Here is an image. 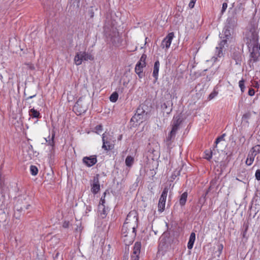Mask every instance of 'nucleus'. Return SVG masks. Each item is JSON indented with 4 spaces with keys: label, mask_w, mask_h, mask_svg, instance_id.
Returning a JSON list of instances; mask_svg holds the SVG:
<instances>
[{
    "label": "nucleus",
    "mask_w": 260,
    "mask_h": 260,
    "mask_svg": "<svg viewBox=\"0 0 260 260\" xmlns=\"http://www.w3.org/2000/svg\"><path fill=\"white\" fill-rule=\"evenodd\" d=\"M105 197H102L100 200L99 205L98 206V210L99 211H101V208H104L103 206H105L104 204L105 203Z\"/></svg>",
    "instance_id": "c756f323"
},
{
    "label": "nucleus",
    "mask_w": 260,
    "mask_h": 260,
    "mask_svg": "<svg viewBox=\"0 0 260 260\" xmlns=\"http://www.w3.org/2000/svg\"><path fill=\"white\" fill-rule=\"evenodd\" d=\"M165 205H166V204L164 203H162V202H159L158 201V211L161 213L164 210H165Z\"/></svg>",
    "instance_id": "cd10ccee"
},
{
    "label": "nucleus",
    "mask_w": 260,
    "mask_h": 260,
    "mask_svg": "<svg viewBox=\"0 0 260 260\" xmlns=\"http://www.w3.org/2000/svg\"><path fill=\"white\" fill-rule=\"evenodd\" d=\"M27 66V67L30 69V70H34L35 67L31 63H26V64Z\"/></svg>",
    "instance_id": "37998d69"
},
{
    "label": "nucleus",
    "mask_w": 260,
    "mask_h": 260,
    "mask_svg": "<svg viewBox=\"0 0 260 260\" xmlns=\"http://www.w3.org/2000/svg\"><path fill=\"white\" fill-rule=\"evenodd\" d=\"M29 115L32 118H40L41 116L40 112L34 108H32L29 110Z\"/></svg>",
    "instance_id": "a211bd4d"
},
{
    "label": "nucleus",
    "mask_w": 260,
    "mask_h": 260,
    "mask_svg": "<svg viewBox=\"0 0 260 260\" xmlns=\"http://www.w3.org/2000/svg\"><path fill=\"white\" fill-rule=\"evenodd\" d=\"M255 156H256L255 154L252 153L250 151L249 153H248V156H247V159H246V164L247 166L251 165L252 164L254 160V158H255Z\"/></svg>",
    "instance_id": "f3484780"
},
{
    "label": "nucleus",
    "mask_w": 260,
    "mask_h": 260,
    "mask_svg": "<svg viewBox=\"0 0 260 260\" xmlns=\"http://www.w3.org/2000/svg\"><path fill=\"white\" fill-rule=\"evenodd\" d=\"M174 37L173 32L169 33L162 40L161 46L162 48H169L171 44L172 40Z\"/></svg>",
    "instance_id": "0eeeda50"
},
{
    "label": "nucleus",
    "mask_w": 260,
    "mask_h": 260,
    "mask_svg": "<svg viewBox=\"0 0 260 260\" xmlns=\"http://www.w3.org/2000/svg\"><path fill=\"white\" fill-rule=\"evenodd\" d=\"M196 2V1L194 0H190V2H189L188 4V6L190 8L192 9L194 7V4Z\"/></svg>",
    "instance_id": "58836bf2"
},
{
    "label": "nucleus",
    "mask_w": 260,
    "mask_h": 260,
    "mask_svg": "<svg viewBox=\"0 0 260 260\" xmlns=\"http://www.w3.org/2000/svg\"><path fill=\"white\" fill-rule=\"evenodd\" d=\"M225 134H223L222 136L218 137L215 141L216 144H218L219 142L223 140V137H224Z\"/></svg>",
    "instance_id": "4c0bfd02"
},
{
    "label": "nucleus",
    "mask_w": 260,
    "mask_h": 260,
    "mask_svg": "<svg viewBox=\"0 0 260 260\" xmlns=\"http://www.w3.org/2000/svg\"><path fill=\"white\" fill-rule=\"evenodd\" d=\"M217 94H218L217 92H216L215 91H213L209 94L208 99L209 100H212V99H214L216 96H217Z\"/></svg>",
    "instance_id": "72a5a7b5"
},
{
    "label": "nucleus",
    "mask_w": 260,
    "mask_h": 260,
    "mask_svg": "<svg viewBox=\"0 0 260 260\" xmlns=\"http://www.w3.org/2000/svg\"><path fill=\"white\" fill-rule=\"evenodd\" d=\"M255 179L259 181L260 180V170L258 169L256 171L255 173Z\"/></svg>",
    "instance_id": "f704fd0d"
},
{
    "label": "nucleus",
    "mask_w": 260,
    "mask_h": 260,
    "mask_svg": "<svg viewBox=\"0 0 260 260\" xmlns=\"http://www.w3.org/2000/svg\"><path fill=\"white\" fill-rule=\"evenodd\" d=\"M236 20L234 17H229L226 20L225 26L233 29L236 25Z\"/></svg>",
    "instance_id": "4468645a"
},
{
    "label": "nucleus",
    "mask_w": 260,
    "mask_h": 260,
    "mask_svg": "<svg viewBox=\"0 0 260 260\" xmlns=\"http://www.w3.org/2000/svg\"><path fill=\"white\" fill-rule=\"evenodd\" d=\"M134 158L131 156H127L125 159V163L126 166L131 167L134 163Z\"/></svg>",
    "instance_id": "4be33fe9"
},
{
    "label": "nucleus",
    "mask_w": 260,
    "mask_h": 260,
    "mask_svg": "<svg viewBox=\"0 0 260 260\" xmlns=\"http://www.w3.org/2000/svg\"><path fill=\"white\" fill-rule=\"evenodd\" d=\"M29 206H30V205H27V206L26 207L25 209H28L29 208Z\"/></svg>",
    "instance_id": "8fccbe9b"
},
{
    "label": "nucleus",
    "mask_w": 260,
    "mask_h": 260,
    "mask_svg": "<svg viewBox=\"0 0 260 260\" xmlns=\"http://www.w3.org/2000/svg\"><path fill=\"white\" fill-rule=\"evenodd\" d=\"M250 151L253 153L255 154L256 155L257 154L260 153V145H256L253 147L252 149L250 150Z\"/></svg>",
    "instance_id": "b1692460"
},
{
    "label": "nucleus",
    "mask_w": 260,
    "mask_h": 260,
    "mask_svg": "<svg viewBox=\"0 0 260 260\" xmlns=\"http://www.w3.org/2000/svg\"><path fill=\"white\" fill-rule=\"evenodd\" d=\"M122 138V135H120L118 137L117 139H118V141H120V140H121Z\"/></svg>",
    "instance_id": "09e8293b"
},
{
    "label": "nucleus",
    "mask_w": 260,
    "mask_h": 260,
    "mask_svg": "<svg viewBox=\"0 0 260 260\" xmlns=\"http://www.w3.org/2000/svg\"><path fill=\"white\" fill-rule=\"evenodd\" d=\"M244 82H245V81L243 79H242L239 82V87L240 88L241 91L242 93L244 92L245 91V87L244 85Z\"/></svg>",
    "instance_id": "c85d7f7f"
},
{
    "label": "nucleus",
    "mask_w": 260,
    "mask_h": 260,
    "mask_svg": "<svg viewBox=\"0 0 260 260\" xmlns=\"http://www.w3.org/2000/svg\"><path fill=\"white\" fill-rule=\"evenodd\" d=\"M95 133L97 134H100L103 131V126L101 124L96 125L95 127Z\"/></svg>",
    "instance_id": "7c9ffc66"
},
{
    "label": "nucleus",
    "mask_w": 260,
    "mask_h": 260,
    "mask_svg": "<svg viewBox=\"0 0 260 260\" xmlns=\"http://www.w3.org/2000/svg\"><path fill=\"white\" fill-rule=\"evenodd\" d=\"M168 189L167 187H165L162 193H161V194L160 196V197L159 199V202H162V203H164L166 204V199H167V194H168Z\"/></svg>",
    "instance_id": "aec40b11"
},
{
    "label": "nucleus",
    "mask_w": 260,
    "mask_h": 260,
    "mask_svg": "<svg viewBox=\"0 0 260 260\" xmlns=\"http://www.w3.org/2000/svg\"><path fill=\"white\" fill-rule=\"evenodd\" d=\"M144 113L145 112L143 110L141 111L140 109H138L136 113L132 117L131 121L133 122H142L143 118L142 113L144 114Z\"/></svg>",
    "instance_id": "9d476101"
},
{
    "label": "nucleus",
    "mask_w": 260,
    "mask_h": 260,
    "mask_svg": "<svg viewBox=\"0 0 260 260\" xmlns=\"http://www.w3.org/2000/svg\"><path fill=\"white\" fill-rule=\"evenodd\" d=\"M131 259L132 260H139V255H131Z\"/></svg>",
    "instance_id": "79ce46f5"
},
{
    "label": "nucleus",
    "mask_w": 260,
    "mask_h": 260,
    "mask_svg": "<svg viewBox=\"0 0 260 260\" xmlns=\"http://www.w3.org/2000/svg\"><path fill=\"white\" fill-rule=\"evenodd\" d=\"M30 171L32 175L35 176L38 173V169L36 166L31 165L30 167Z\"/></svg>",
    "instance_id": "bb28decb"
},
{
    "label": "nucleus",
    "mask_w": 260,
    "mask_h": 260,
    "mask_svg": "<svg viewBox=\"0 0 260 260\" xmlns=\"http://www.w3.org/2000/svg\"><path fill=\"white\" fill-rule=\"evenodd\" d=\"M226 44V40H222L218 44V46L216 47L215 55L212 58V60L215 62L217 60V58L223 56V49Z\"/></svg>",
    "instance_id": "39448f33"
},
{
    "label": "nucleus",
    "mask_w": 260,
    "mask_h": 260,
    "mask_svg": "<svg viewBox=\"0 0 260 260\" xmlns=\"http://www.w3.org/2000/svg\"><path fill=\"white\" fill-rule=\"evenodd\" d=\"M100 189V185L98 178H94L91 185V191L93 194H96Z\"/></svg>",
    "instance_id": "f8f14e48"
},
{
    "label": "nucleus",
    "mask_w": 260,
    "mask_h": 260,
    "mask_svg": "<svg viewBox=\"0 0 260 260\" xmlns=\"http://www.w3.org/2000/svg\"><path fill=\"white\" fill-rule=\"evenodd\" d=\"M68 222H64L63 224V226L65 228H67L68 227Z\"/></svg>",
    "instance_id": "de8ad7c7"
},
{
    "label": "nucleus",
    "mask_w": 260,
    "mask_h": 260,
    "mask_svg": "<svg viewBox=\"0 0 260 260\" xmlns=\"http://www.w3.org/2000/svg\"><path fill=\"white\" fill-rule=\"evenodd\" d=\"M228 7V4L226 3H223L222 4V9H221V13L223 14L225 10H226Z\"/></svg>",
    "instance_id": "c9c22d12"
},
{
    "label": "nucleus",
    "mask_w": 260,
    "mask_h": 260,
    "mask_svg": "<svg viewBox=\"0 0 260 260\" xmlns=\"http://www.w3.org/2000/svg\"><path fill=\"white\" fill-rule=\"evenodd\" d=\"M170 103H164L161 105V108L164 110V112H166L167 114H170L172 111V108H170L169 110H167L168 105H169Z\"/></svg>",
    "instance_id": "393cba45"
},
{
    "label": "nucleus",
    "mask_w": 260,
    "mask_h": 260,
    "mask_svg": "<svg viewBox=\"0 0 260 260\" xmlns=\"http://www.w3.org/2000/svg\"><path fill=\"white\" fill-rule=\"evenodd\" d=\"M111 41L116 47H119L121 44L122 39L118 32H114V35L111 36Z\"/></svg>",
    "instance_id": "1a4fd4ad"
},
{
    "label": "nucleus",
    "mask_w": 260,
    "mask_h": 260,
    "mask_svg": "<svg viewBox=\"0 0 260 260\" xmlns=\"http://www.w3.org/2000/svg\"><path fill=\"white\" fill-rule=\"evenodd\" d=\"M53 260H62V257L59 252H56L53 256Z\"/></svg>",
    "instance_id": "2f4dec72"
},
{
    "label": "nucleus",
    "mask_w": 260,
    "mask_h": 260,
    "mask_svg": "<svg viewBox=\"0 0 260 260\" xmlns=\"http://www.w3.org/2000/svg\"><path fill=\"white\" fill-rule=\"evenodd\" d=\"M103 207L104 208H101V211H99V212H101V215L102 218H104L107 214V210L105 208V206H103Z\"/></svg>",
    "instance_id": "473e14b6"
},
{
    "label": "nucleus",
    "mask_w": 260,
    "mask_h": 260,
    "mask_svg": "<svg viewBox=\"0 0 260 260\" xmlns=\"http://www.w3.org/2000/svg\"><path fill=\"white\" fill-rule=\"evenodd\" d=\"M159 66V61L158 60H156L154 64L152 73V76L155 78L154 82H155L158 79Z\"/></svg>",
    "instance_id": "ddd939ff"
},
{
    "label": "nucleus",
    "mask_w": 260,
    "mask_h": 260,
    "mask_svg": "<svg viewBox=\"0 0 260 260\" xmlns=\"http://www.w3.org/2000/svg\"><path fill=\"white\" fill-rule=\"evenodd\" d=\"M232 29H230V28L224 27L223 31L222 34H220V37L222 40H226V43L227 42V40L229 39V38L231 37V31Z\"/></svg>",
    "instance_id": "9b49d317"
},
{
    "label": "nucleus",
    "mask_w": 260,
    "mask_h": 260,
    "mask_svg": "<svg viewBox=\"0 0 260 260\" xmlns=\"http://www.w3.org/2000/svg\"><path fill=\"white\" fill-rule=\"evenodd\" d=\"M181 122L182 120L179 115L174 117L172 120V129L166 138V142L168 143V145H169L170 142L175 139L176 133L179 129Z\"/></svg>",
    "instance_id": "f03ea898"
},
{
    "label": "nucleus",
    "mask_w": 260,
    "mask_h": 260,
    "mask_svg": "<svg viewBox=\"0 0 260 260\" xmlns=\"http://www.w3.org/2000/svg\"><path fill=\"white\" fill-rule=\"evenodd\" d=\"M118 98V94L116 92H114L110 95L109 99L111 102H116Z\"/></svg>",
    "instance_id": "5701e85b"
},
{
    "label": "nucleus",
    "mask_w": 260,
    "mask_h": 260,
    "mask_svg": "<svg viewBox=\"0 0 260 260\" xmlns=\"http://www.w3.org/2000/svg\"><path fill=\"white\" fill-rule=\"evenodd\" d=\"M195 240H196V234L192 232L190 235L189 241L187 243L188 249H191L192 248Z\"/></svg>",
    "instance_id": "dca6fc26"
},
{
    "label": "nucleus",
    "mask_w": 260,
    "mask_h": 260,
    "mask_svg": "<svg viewBox=\"0 0 260 260\" xmlns=\"http://www.w3.org/2000/svg\"><path fill=\"white\" fill-rule=\"evenodd\" d=\"M141 248V243L138 242H136L134 244L133 252H132L131 255H139V254L140 253Z\"/></svg>",
    "instance_id": "2eb2a0df"
},
{
    "label": "nucleus",
    "mask_w": 260,
    "mask_h": 260,
    "mask_svg": "<svg viewBox=\"0 0 260 260\" xmlns=\"http://www.w3.org/2000/svg\"><path fill=\"white\" fill-rule=\"evenodd\" d=\"M204 158L208 160H210L212 157V152L211 150H206L204 152Z\"/></svg>",
    "instance_id": "a878e982"
},
{
    "label": "nucleus",
    "mask_w": 260,
    "mask_h": 260,
    "mask_svg": "<svg viewBox=\"0 0 260 260\" xmlns=\"http://www.w3.org/2000/svg\"><path fill=\"white\" fill-rule=\"evenodd\" d=\"M136 73L138 75L139 78H142L143 77V71H139Z\"/></svg>",
    "instance_id": "c03bdc74"
},
{
    "label": "nucleus",
    "mask_w": 260,
    "mask_h": 260,
    "mask_svg": "<svg viewBox=\"0 0 260 260\" xmlns=\"http://www.w3.org/2000/svg\"><path fill=\"white\" fill-rule=\"evenodd\" d=\"M187 192H183L180 196L179 199V204L181 206H183L185 205L187 198Z\"/></svg>",
    "instance_id": "6ab92c4d"
},
{
    "label": "nucleus",
    "mask_w": 260,
    "mask_h": 260,
    "mask_svg": "<svg viewBox=\"0 0 260 260\" xmlns=\"http://www.w3.org/2000/svg\"><path fill=\"white\" fill-rule=\"evenodd\" d=\"M36 96V94H35L29 96L26 98V100H28L31 99L32 98H35Z\"/></svg>",
    "instance_id": "a18cd8bd"
},
{
    "label": "nucleus",
    "mask_w": 260,
    "mask_h": 260,
    "mask_svg": "<svg viewBox=\"0 0 260 260\" xmlns=\"http://www.w3.org/2000/svg\"><path fill=\"white\" fill-rule=\"evenodd\" d=\"M54 138H55V133H53L52 134V136H51V138H50V136L48 137V139L47 138H45L46 142L47 143H48V145L52 147V149L53 148L54 146Z\"/></svg>",
    "instance_id": "412c9836"
},
{
    "label": "nucleus",
    "mask_w": 260,
    "mask_h": 260,
    "mask_svg": "<svg viewBox=\"0 0 260 260\" xmlns=\"http://www.w3.org/2000/svg\"><path fill=\"white\" fill-rule=\"evenodd\" d=\"M102 148L105 150L109 151L114 148V141L109 133H105L102 135Z\"/></svg>",
    "instance_id": "20e7f679"
},
{
    "label": "nucleus",
    "mask_w": 260,
    "mask_h": 260,
    "mask_svg": "<svg viewBox=\"0 0 260 260\" xmlns=\"http://www.w3.org/2000/svg\"><path fill=\"white\" fill-rule=\"evenodd\" d=\"M92 207L91 206H86L85 213L87 214V213L90 212L91 211Z\"/></svg>",
    "instance_id": "a19ab883"
},
{
    "label": "nucleus",
    "mask_w": 260,
    "mask_h": 260,
    "mask_svg": "<svg viewBox=\"0 0 260 260\" xmlns=\"http://www.w3.org/2000/svg\"><path fill=\"white\" fill-rule=\"evenodd\" d=\"M79 101H80V99L78 100V101L76 102L75 106H74V108L76 109V108H77L79 106Z\"/></svg>",
    "instance_id": "49530a36"
},
{
    "label": "nucleus",
    "mask_w": 260,
    "mask_h": 260,
    "mask_svg": "<svg viewBox=\"0 0 260 260\" xmlns=\"http://www.w3.org/2000/svg\"><path fill=\"white\" fill-rule=\"evenodd\" d=\"M93 59L94 57L90 53L86 51H79L76 54L74 61L76 65L79 66L83 61L93 60Z\"/></svg>",
    "instance_id": "7ed1b4c3"
},
{
    "label": "nucleus",
    "mask_w": 260,
    "mask_h": 260,
    "mask_svg": "<svg viewBox=\"0 0 260 260\" xmlns=\"http://www.w3.org/2000/svg\"><path fill=\"white\" fill-rule=\"evenodd\" d=\"M255 94V90L253 88H250L248 90V95L250 96H253Z\"/></svg>",
    "instance_id": "ea45409f"
},
{
    "label": "nucleus",
    "mask_w": 260,
    "mask_h": 260,
    "mask_svg": "<svg viewBox=\"0 0 260 260\" xmlns=\"http://www.w3.org/2000/svg\"><path fill=\"white\" fill-rule=\"evenodd\" d=\"M82 162L87 167H91L96 163V156H85L82 159Z\"/></svg>",
    "instance_id": "423d86ee"
},
{
    "label": "nucleus",
    "mask_w": 260,
    "mask_h": 260,
    "mask_svg": "<svg viewBox=\"0 0 260 260\" xmlns=\"http://www.w3.org/2000/svg\"><path fill=\"white\" fill-rule=\"evenodd\" d=\"M146 56L145 54H143L139 61L137 63L135 67V72L139 71H143V69L146 66Z\"/></svg>",
    "instance_id": "6e6552de"
},
{
    "label": "nucleus",
    "mask_w": 260,
    "mask_h": 260,
    "mask_svg": "<svg viewBox=\"0 0 260 260\" xmlns=\"http://www.w3.org/2000/svg\"><path fill=\"white\" fill-rule=\"evenodd\" d=\"M137 221L138 218L135 214L133 212L129 213L121 229L122 234L123 236L126 237L129 234L131 236H136Z\"/></svg>",
    "instance_id": "f257e3e1"
},
{
    "label": "nucleus",
    "mask_w": 260,
    "mask_h": 260,
    "mask_svg": "<svg viewBox=\"0 0 260 260\" xmlns=\"http://www.w3.org/2000/svg\"><path fill=\"white\" fill-rule=\"evenodd\" d=\"M127 47H128V51H129V52H133V51H135L137 50V48L138 47L137 46L133 47H130L128 45H127Z\"/></svg>",
    "instance_id": "e433bc0d"
}]
</instances>
